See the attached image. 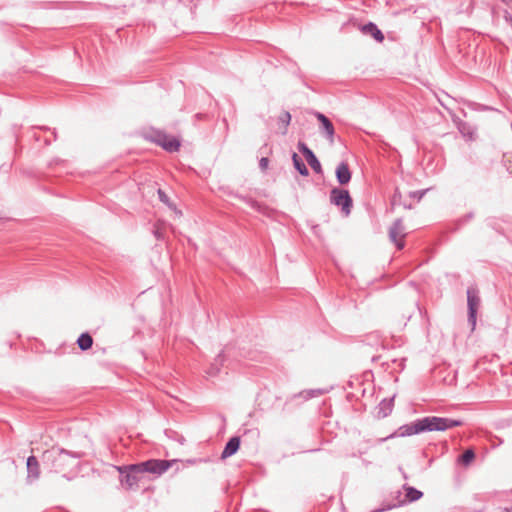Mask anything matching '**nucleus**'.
I'll return each mask as SVG.
<instances>
[{"label": "nucleus", "mask_w": 512, "mask_h": 512, "mask_svg": "<svg viewBox=\"0 0 512 512\" xmlns=\"http://www.w3.org/2000/svg\"><path fill=\"white\" fill-rule=\"evenodd\" d=\"M77 344L81 350L85 351V350L91 348V346L93 344V339L88 333H83L78 338Z\"/></svg>", "instance_id": "nucleus-16"}, {"label": "nucleus", "mask_w": 512, "mask_h": 512, "mask_svg": "<svg viewBox=\"0 0 512 512\" xmlns=\"http://www.w3.org/2000/svg\"><path fill=\"white\" fill-rule=\"evenodd\" d=\"M336 178L341 185H345L351 180V172L346 162H341L336 168Z\"/></svg>", "instance_id": "nucleus-13"}, {"label": "nucleus", "mask_w": 512, "mask_h": 512, "mask_svg": "<svg viewBox=\"0 0 512 512\" xmlns=\"http://www.w3.org/2000/svg\"><path fill=\"white\" fill-rule=\"evenodd\" d=\"M298 149L304 155V157L306 158V161L308 162L310 167L316 173H321L322 172L321 164H320L319 160L317 159V157L315 156V154L313 153V151L304 142L298 143Z\"/></svg>", "instance_id": "nucleus-9"}, {"label": "nucleus", "mask_w": 512, "mask_h": 512, "mask_svg": "<svg viewBox=\"0 0 512 512\" xmlns=\"http://www.w3.org/2000/svg\"><path fill=\"white\" fill-rule=\"evenodd\" d=\"M423 496V493L414 487H406V498L409 502L419 500Z\"/></svg>", "instance_id": "nucleus-19"}, {"label": "nucleus", "mask_w": 512, "mask_h": 512, "mask_svg": "<svg viewBox=\"0 0 512 512\" xmlns=\"http://www.w3.org/2000/svg\"><path fill=\"white\" fill-rule=\"evenodd\" d=\"M322 393H323L322 390H310V391H308L309 397H316V396H318V395H320Z\"/></svg>", "instance_id": "nucleus-25"}, {"label": "nucleus", "mask_w": 512, "mask_h": 512, "mask_svg": "<svg viewBox=\"0 0 512 512\" xmlns=\"http://www.w3.org/2000/svg\"><path fill=\"white\" fill-rule=\"evenodd\" d=\"M405 235L402 219H396L389 229V238L393 243H395L398 250L404 248L403 238Z\"/></svg>", "instance_id": "nucleus-8"}, {"label": "nucleus", "mask_w": 512, "mask_h": 512, "mask_svg": "<svg viewBox=\"0 0 512 512\" xmlns=\"http://www.w3.org/2000/svg\"><path fill=\"white\" fill-rule=\"evenodd\" d=\"M121 473V484L128 489H132L138 485L140 481L139 474L142 473L138 469H133L132 465L119 468Z\"/></svg>", "instance_id": "nucleus-6"}, {"label": "nucleus", "mask_w": 512, "mask_h": 512, "mask_svg": "<svg viewBox=\"0 0 512 512\" xmlns=\"http://www.w3.org/2000/svg\"><path fill=\"white\" fill-rule=\"evenodd\" d=\"M145 138L157 145L161 146L168 152H175L180 147V142L160 130H151L145 134Z\"/></svg>", "instance_id": "nucleus-4"}, {"label": "nucleus", "mask_w": 512, "mask_h": 512, "mask_svg": "<svg viewBox=\"0 0 512 512\" xmlns=\"http://www.w3.org/2000/svg\"><path fill=\"white\" fill-rule=\"evenodd\" d=\"M155 236H156L157 238H160V233L158 232V230H156V231H155Z\"/></svg>", "instance_id": "nucleus-27"}, {"label": "nucleus", "mask_w": 512, "mask_h": 512, "mask_svg": "<svg viewBox=\"0 0 512 512\" xmlns=\"http://www.w3.org/2000/svg\"><path fill=\"white\" fill-rule=\"evenodd\" d=\"M364 32L371 33V35L377 40L382 41L384 39L383 33L373 23H369L363 27Z\"/></svg>", "instance_id": "nucleus-17"}, {"label": "nucleus", "mask_w": 512, "mask_h": 512, "mask_svg": "<svg viewBox=\"0 0 512 512\" xmlns=\"http://www.w3.org/2000/svg\"><path fill=\"white\" fill-rule=\"evenodd\" d=\"M292 160L295 169L302 175V176H308L309 171L306 167V165L303 163L302 159L297 155V153H293Z\"/></svg>", "instance_id": "nucleus-15"}, {"label": "nucleus", "mask_w": 512, "mask_h": 512, "mask_svg": "<svg viewBox=\"0 0 512 512\" xmlns=\"http://www.w3.org/2000/svg\"><path fill=\"white\" fill-rule=\"evenodd\" d=\"M27 482L33 483L40 477V465L35 456H29L27 458Z\"/></svg>", "instance_id": "nucleus-10"}, {"label": "nucleus", "mask_w": 512, "mask_h": 512, "mask_svg": "<svg viewBox=\"0 0 512 512\" xmlns=\"http://www.w3.org/2000/svg\"><path fill=\"white\" fill-rule=\"evenodd\" d=\"M178 460H162V459H150L145 462H141L138 464H133V469H138V471H141L142 473L148 472L152 474L162 475L165 473L169 468L172 467L174 463H176Z\"/></svg>", "instance_id": "nucleus-3"}, {"label": "nucleus", "mask_w": 512, "mask_h": 512, "mask_svg": "<svg viewBox=\"0 0 512 512\" xmlns=\"http://www.w3.org/2000/svg\"><path fill=\"white\" fill-rule=\"evenodd\" d=\"M269 160L266 157H262L259 161V166L261 170H266L268 167Z\"/></svg>", "instance_id": "nucleus-23"}, {"label": "nucleus", "mask_w": 512, "mask_h": 512, "mask_svg": "<svg viewBox=\"0 0 512 512\" xmlns=\"http://www.w3.org/2000/svg\"><path fill=\"white\" fill-rule=\"evenodd\" d=\"M158 196H159V199L163 202V203H166L168 204V196L165 194L164 191H162L161 189L158 190Z\"/></svg>", "instance_id": "nucleus-24"}, {"label": "nucleus", "mask_w": 512, "mask_h": 512, "mask_svg": "<svg viewBox=\"0 0 512 512\" xmlns=\"http://www.w3.org/2000/svg\"><path fill=\"white\" fill-rule=\"evenodd\" d=\"M81 454L70 452L59 447H52L44 451L42 461L48 465L52 471L59 473L67 471L69 468L77 464V459Z\"/></svg>", "instance_id": "nucleus-1"}, {"label": "nucleus", "mask_w": 512, "mask_h": 512, "mask_svg": "<svg viewBox=\"0 0 512 512\" xmlns=\"http://www.w3.org/2000/svg\"><path fill=\"white\" fill-rule=\"evenodd\" d=\"M392 411V400H382L379 404L378 415L381 417H386Z\"/></svg>", "instance_id": "nucleus-18"}, {"label": "nucleus", "mask_w": 512, "mask_h": 512, "mask_svg": "<svg viewBox=\"0 0 512 512\" xmlns=\"http://www.w3.org/2000/svg\"><path fill=\"white\" fill-rule=\"evenodd\" d=\"M467 304H468V321L474 328L476 325V314L480 305V298L478 293L473 288L467 289Z\"/></svg>", "instance_id": "nucleus-7"}, {"label": "nucleus", "mask_w": 512, "mask_h": 512, "mask_svg": "<svg viewBox=\"0 0 512 512\" xmlns=\"http://www.w3.org/2000/svg\"><path fill=\"white\" fill-rule=\"evenodd\" d=\"M426 192H427L426 189L425 190L412 191V192L409 193V196L411 198H415L418 201H420L423 198V196L426 194Z\"/></svg>", "instance_id": "nucleus-22"}, {"label": "nucleus", "mask_w": 512, "mask_h": 512, "mask_svg": "<svg viewBox=\"0 0 512 512\" xmlns=\"http://www.w3.org/2000/svg\"><path fill=\"white\" fill-rule=\"evenodd\" d=\"M279 121L284 124V126H288L291 121V115L289 112L285 111L279 116Z\"/></svg>", "instance_id": "nucleus-21"}, {"label": "nucleus", "mask_w": 512, "mask_h": 512, "mask_svg": "<svg viewBox=\"0 0 512 512\" xmlns=\"http://www.w3.org/2000/svg\"><path fill=\"white\" fill-rule=\"evenodd\" d=\"M316 118L321 123L322 131L330 143L334 142L335 130L332 122L322 113H316Z\"/></svg>", "instance_id": "nucleus-11"}, {"label": "nucleus", "mask_w": 512, "mask_h": 512, "mask_svg": "<svg viewBox=\"0 0 512 512\" xmlns=\"http://www.w3.org/2000/svg\"><path fill=\"white\" fill-rule=\"evenodd\" d=\"M475 458V453L472 449H467L460 457L459 462L463 465H469Z\"/></svg>", "instance_id": "nucleus-20"}, {"label": "nucleus", "mask_w": 512, "mask_h": 512, "mask_svg": "<svg viewBox=\"0 0 512 512\" xmlns=\"http://www.w3.org/2000/svg\"><path fill=\"white\" fill-rule=\"evenodd\" d=\"M217 373H218V369L214 368V367H212L211 370L209 371L210 375H216Z\"/></svg>", "instance_id": "nucleus-26"}, {"label": "nucleus", "mask_w": 512, "mask_h": 512, "mask_svg": "<svg viewBox=\"0 0 512 512\" xmlns=\"http://www.w3.org/2000/svg\"><path fill=\"white\" fill-rule=\"evenodd\" d=\"M422 433L432 431H445L463 424L460 420L445 417L427 416L419 419Z\"/></svg>", "instance_id": "nucleus-2"}, {"label": "nucleus", "mask_w": 512, "mask_h": 512, "mask_svg": "<svg viewBox=\"0 0 512 512\" xmlns=\"http://www.w3.org/2000/svg\"><path fill=\"white\" fill-rule=\"evenodd\" d=\"M331 204L341 208L344 216H349L353 206V200L347 190L333 188L330 192Z\"/></svg>", "instance_id": "nucleus-5"}, {"label": "nucleus", "mask_w": 512, "mask_h": 512, "mask_svg": "<svg viewBox=\"0 0 512 512\" xmlns=\"http://www.w3.org/2000/svg\"><path fill=\"white\" fill-rule=\"evenodd\" d=\"M422 433L421 425L419 419L411 422L409 424L402 425L399 427L397 435L401 437H407Z\"/></svg>", "instance_id": "nucleus-12"}, {"label": "nucleus", "mask_w": 512, "mask_h": 512, "mask_svg": "<svg viewBox=\"0 0 512 512\" xmlns=\"http://www.w3.org/2000/svg\"><path fill=\"white\" fill-rule=\"evenodd\" d=\"M239 446H240V439L238 437L230 438L222 451L221 457L223 459H225V458H228V457L234 455L238 451Z\"/></svg>", "instance_id": "nucleus-14"}]
</instances>
